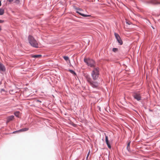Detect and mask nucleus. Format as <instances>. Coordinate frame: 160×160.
<instances>
[{
    "mask_svg": "<svg viewBox=\"0 0 160 160\" xmlns=\"http://www.w3.org/2000/svg\"><path fill=\"white\" fill-rule=\"evenodd\" d=\"M99 74V68H94L91 72V75L92 78H91L90 76L88 74L86 75L85 76L87 81L93 88H97L99 85V83L96 81L98 78Z\"/></svg>",
    "mask_w": 160,
    "mask_h": 160,
    "instance_id": "obj_1",
    "label": "nucleus"
},
{
    "mask_svg": "<svg viewBox=\"0 0 160 160\" xmlns=\"http://www.w3.org/2000/svg\"><path fill=\"white\" fill-rule=\"evenodd\" d=\"M28 39L29 42L32 46L37 48H38V42L33 37L29 35L28 37Z\"/></svg>",
    "mask_w": 160,
    "mask_h": 160,
    "instance_id": "obj_2",
    "label": "nucleus"
},
{
    "mask_svg": "<svg viewBox=\"0 0 160 160\" xmlns=\"http://www.w3.org/2000/svg\"><path fill=\"white\" fill-rule=\"evenodd\" d=\"M84 61L88 66L91 67H93L95 66V62L92 59L84 58Z\"/></svg>",
    "mask_w": 160,
    "mask_h": 160,
    "instance_id": "obj_3",
    "label": "nucleus"
},
{
    "mask_svg": "<svg viewBox=\"0 0 160 160\" xmlns=\"http://www.w3.org/2000/svg\"><path fill=\"white\" fill-rule=\"evenodd\" d=\"M134 99H136L137 101H139L141 100V97L140 94L139 92H134L132 95Z\"/></svg>",
    "mask_w": 160,
    "mask_h": 160,
    "instance_id": "obj_4",
    "label": "nucleus"
},
{
    "mask_svg": "<svg viewBox=\"0 0 160 160\" xmlns=\"http://www.w3.org/2000/svg\"><path fill=\"white\" fill-rule=\"evenodd\" d=\"M114 34L115 37V38H116L118 43H119V44L120 45L122 44L123 42L122 40H121V38L120 37L119 34L116 32H114Z\"/></svg>",
    "mask_w": 160,
    "mask_h": 160,
    "instance_id": "obj_5",
    "label": "nucleus"
},
{
    "mask_svg": "<svg viewBox=\"0 0 160 160\" xmlns=\"http://www.w3.org/2000/svg\"><path fill=\"white\" fill-rule=\"evenodd\" d=\"M76 9L77 10L76 12L77 13L79 14V15H81V16L83 17H88L91 16V15H87L82 13L81 12L82 11V10L80 8H76Z\"/></svg>",
    "mask_w": 160,
    "mask_h": 160,
    "instance_id": "obj_6",
    "label": "nucleus"
},
{
    "mask_svg": "<svg viewBox=\"0 0 160 160\" xmlns=\"http://www.w3.org/2000/svg\"><path fill=\"white\" fill-rule=\"evenodd\" d=\"M147 4H160V2H158L157 0H151L149 1H147Z\"/></svg>",
    "mask_w": 160,
    "mask_h": 160,
    "instance_id": "obj_7",
    "label": "nucleus"
},
{
    "mask_svg": "<svg viewBox=\"0 0 160 160\" xmlns=\"http://www.w3.org/2000/svg\"><path fill=\"white\" fill-rule=\"evenodd\" d=\"M6 71V68L4 65L0 62V72L2 73V72H4Z\"/></svg>",
    "mask_w": 160,
    "mask_h": 160,
    "instance_id": "obj_8",
    "label": "nucleus"
},
{
    "mask_svg": "<svg viewBox=\"0 0 160 160\" xmlns=\"http://www.w3.org/2000/svg\"><path fill=\"white\" fill-rule=\"evenodd\" d=\"M104 134L105 135V142H106L107 145V146L110 149L111 148V145H110V142H109V141H108V137L106 135V133H104Z\"/></svg>",
    "mask_w": 160,
    "mask_h": 160,
    "instance_id": "obj_9",
    "label": "nucleus"
},
{
    "mask_svg": "<svg viewBox=\"0 0 160 160\" xmlns=\"http://www.w3.org/2000/svg\"><path fill=\"white\" fill-rule=\"evenodd\" d=\"M14 118V116L13 115L10 116L7 118L6 123H8L10 121L12 120Z\"/></svg>",
    "mask_w": 160,
    "mask_h": 160,
    "instance_id": "obj_10",
    "label": "nucleus"
},
{
    "mask_svg": "<svg viewBox=\"0 0 160 160\" xmlns=\"http://www.w3.org/2000/svg\"><path fill=\"white\" fill-rule=\"evenodd\" d=\"M130 143L131 142H129L128 143L127 146V149L128 152H130Z\"/></svg>",
    "mask_w": 160,
    "mask_h": 160,
    "instance_id": "obj_11",
    "label": "nucleus"
},
{
    "mask_svg": "<svg viewBox=\"0 0 160 160\" xmlns=\"http://www.w3.org/2000/svg\"><path fill=\"white\" fill-rule=\"evenodd\" d=\"M42 55L40 54L39 55H32L31 57L32 58H39L41 57Z\"/></svg>",
    "mask_w": 160,
    "mask_h": 160,
    "instance_id": "obj_12",
    "label": "nucleus"
},
{
    "mask_svg": "<svg viewBox=\"0 0 160 160\" xmlns=\"http://www.w3.org/2000/svg\"><path fill=\"white\" fill-rule=\"evenodd\" d=\"M28 128H24L18 130L20 132H24L28 131Z\"/></svg>",
    "mask_w": 160,
    "mask_h": 160,
    "instance_id": "obj_13",
    "label": "nucleus"
},
{
    "mask_svg": "<svg viewBox=\"0 0 160 160\" xmlns=\"http://www.w3.org/2000/svg\"><path fill=\"white\" fill-rule=\"evenodd\" d=\"M4 13V10L2 8H0V15H2Z\"/></svg>",
    "mask_w": 160,
    "mask_h": 160,
    "instance_id": "obj_14",
    "label": "nucleus"
},
{
    "mask_svg": "<svg viewBox=\"0 0 160 160\" xmlns=\"http://www.w3.org/2000/svg\"><path fill=\"white\" fill-rule=\"evenodd\" d=\"M63 58L66 61H67L68 60H69V58L68 56H64L63 57Z\"/></svg>",
    "mask_w": 160,
    "mask_h": 160,
    "instance_id": "obj_15",
    "label": "nucleus"
},
{
    "mask_svg": "<svg viewBox=\"0 0 160 160\" xmlns=\"http://www.w3.org/2000/svg\"><path fill=\"white\" fill-rule=\"evenodd\" d=\"M69 71L71 73L73 74L74 75H76V74L75 71L73 70L69 69Z\"/></svg>",
    "mask_w": 160,
    "mask_h": 160,
    "instance_id": "obj_16",
    "label": "nucleus"
},
{
    "mask_svg": "<svg viewBox=\"0 0 160 160\" xmlns=\"http://www.w3.org/2000/svg\"><path fill=\"white\" fill-rule=\"evenodd\" d=\"M118 49L116 48H113L112 49V51L114 52H116L118 51Z\"/></svg>",
    "mask_w": 160,
    "mask_h": 160,
    "instance_id": "obj_17",
    "label": "nucleus"
},
{
    "mask_svg": "<svg viewBox=\"0 0 160 160\" xmlns=\"http://www.w3.org/2000/svg\"><path fill=\"white\" fill-rule=\"evenodd\" d=\"M19 112H14V115L18 117L19 114Z\"/></svg>",
    "mask_w": 160,
    "mask_h": 160,
    "instance_id": "obj_18",
    "label": "nucleus"
},
{
    "mask_svg": "<svg viewBox=\"0 0 160 160\" xmlns=\"http://www.w3.org/2000/svg\"><path fill=\"white\" fill-rule=\"evenodd\" d=\"M20 132V131H18V130H17V131H14L12 132V133H15L16 132Z\"/></svg>",
    "mask_w": 160,
    "mask_h": 160,
    "instance_id": "obj_19",
    "label": "nucleus"
},
{
    "mask_svg": "<svg viewBox=\"0 0 160 160\" xmlns=\"http://www.w3.org/2000/svg\"><path fill=\"white\" fill-rule=\"evenodd\" d=\"M15 2L17 3H19V0H16Z\"/></svg>",
    "mask_w": 160,
    "mask_h": 160,
    "instance_id": "obj_20",
    "label": "nucleus"
},
{
    "mask_svg": "<svg viewBox=\"0 0 160 160\" xmlns=\"http://www.w3.org/2000/svg\"><path fill=\"white\" fill-rule=\"evenodd\" d=\"M36 102H42L41 101H40V100H36Z\"/></svg>",
    "mask_w": 160,
    "mask_h": 160,
    "instance_id": "obj_21",
    "label": "nucleus"
},
{
    "mask_svg": "<svg viewBox=\"0 0 160 160\" xmlns=\"http://www.w3.org/2000/svg\"><path fill=\"white\" fill-rule=\"evenodd\" d=\"M89 153H90V151H89V152H88V153L87 155V158H88V156L89 155Z\"/></svg>",
    "mask_w": 160,
    "mask_h": 160,
    "instance_id": "obj_22",
    "label": "nucleus"
},
{
    "mask_svg": "<svg viewBox=\"0 0 160 160\" xmlns=\"http://www.w3.org/2000/svg\"><path fill=\"white\" fill-rule=\"evenodd\" d=\"M4 22V20H0V23H3Z\"/></svg>",
    "mask_w": 160,
    "mask_h": 160,
    "instance_id": "obj_23",
    "label": "nucleus"
},
{
    "mask_svg": "<svg viewBox=\"0 0 160 160\" xmlns=\"http://www.w3.org/2000/svg\"><path fill=\"white\" fill-rule=\"evenodd\" d=\"M9 2H12L13 1V0H7Z\"/></svg>",
    "mask_w": 160,
    "mask_h": 160,
    "instance_id": "obj_24",
    "label": "nucleus"
},
{
    "mask_svg": "<svg viewBox=\"0 0 160 160\" xmlns=\"http://www.w3.org/2000/svg\"><path fill=\"white\" fill-rule=\"evenodd\" d=\"M1 1L0 0V6H1Z\"/></svg>",
    "mask_w": 160,
    "mask_h": 160,
    "instance_id": "obj_25",
    "label": "nucleus"
},
{
    "mask_svg": "<svg viewBox=\"0 0 160 160\" xmlns=\"http://www.w3.org/2000/svg\"><path fill=\"white\" fill-rule=\"evenodd\" d=\"M1 30H2V28H1V26H0V31Z\"/></svg>",
    "mask_w": 160,
    "mask_h": 160,
    "instance_id": "obj_26",
    "label": "nucleus"
},
{
    "mask_svg": "<svg viewBox=\"0 0 160 160\" xmlns=\"http://www.w3.org/2000/svg\"><path fill=\"white\" fill-rule=\"evenodd\" d=\"M149 111H150V112H152V110L149 109Z\"/></svg>",
    "mask_w": 160,
    "mask_h": 160,
    "instance_id": "obj_27",
    "label": "nucleus"
},
{
    "mask_svg": "<svg viewBox=\"0 0 160 160\" xmlns=\"http://www.w3.org/2000/svg\"><path fill=\"white\" fill-rule=\"evenodd\" d=\"M127 23L128 24H129V23H128V22H127Z\"/></svg>",
    "mask_w": 160,
    "mask_h": 160,
    "instance_id": "obj_28",
    "label": "nucleus"
}]
</instances>
